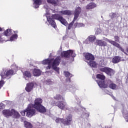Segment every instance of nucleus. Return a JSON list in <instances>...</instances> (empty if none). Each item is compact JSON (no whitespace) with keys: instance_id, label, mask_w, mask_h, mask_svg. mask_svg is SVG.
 Returning a JSON list of instances; mask_svg holds the SVG:
<instances>
[{"instance_id":"nucleus-1","label":"nucleus","mask_w":128,"mask_h":128,"mask_svg":"<svg viewBox=\"0 0 128 128\" xmlns=\"http://www.w3.org/2000/svg\"><path fill=\"white\" fill-rule=\"evenodd\" d=\"M44 8L46 9V16L47 18V22H48L49 24L52 26V28H56V22H54V19L60 20V22L66 26L68 24V22H66V20L64 18H62V16H60V15L56 14L54 15L50 14L48 12L50 10V9L48 8V6L45 5Z\"/></svg>"},{"instance_id":"nucleus-2","label":"nucleus","mask_w":128,"mask_h":128,"mask_svg":"<svg viewBox=\"0 0 128 128\" xmlns=\"http://www.w3.org/2000/svg\"><path fill=\"white\" fill-rule=\"evenodd\" d=\"M60 56H58L55 59H45L42 62V64H48V66L46 68V70H50L52 68L56 72L57 74H60V68H58V66L60 64Z\"/></svg>"},{"instance_id":"nucleus-3","label":"nucleus","mask_w":128,"mask_h":128,"mask_svg":"<svg viewBox=\"0 0 128 128\" xmlns=\"http://www.w3.org/2000/svg\"><path fill=\"white\" fill-rule=\"evenodd\" d=\"M42 100L40 98H37L34 100V104H32V108H33V110H36L38 112L43 114L44 112H46V110L44 106L42 105Z\"/></svg>"},{"instance_id":"nucleus-4","label":"nucleus","mask_w":128,"mask_h":128,"mask_svg":"<svg viewBox=\"0 0 128 128\" xmlns=\"http://www.w3.org/2000/svg\"><path fill=\"white\" fill-rule=\"evenodd\" d=\"M83 56L84 58V62H86L91 68H96V62L94 61V56L90 53H84Z\"/></svg>"},{"instance_id":"nucleus-5","label":"nucleus","mask_w":128,"mask_h":128,"mask_svg":"<svg viewBox=\"0 0 128 128\" xmlns=\"http://www.w3.org/2000/svg\"><path fill=\"white\" fill-rule=\"evenodd\" d=\"M2 114L5 118H10V116H12L14 118H20V114L14 109L4 110L2 111Z\"/></svg>"},{"instance_id":"nucleus-6","label":"nucleus","mask_w":128,"mask_h":128,"mask_svg":"<svg viewBox=\"0 0 128 128\" xmlns=\"http://www.w3.org/2000/svg\"><path fill=\"white\" fill-rule=\"evenodd\" d=\"M26 116H28V118H32V116L36 115V110L32 108V104H29L27 108L21 112L20 114L23 116H26Z\"/></svg>"},{"instance_id":"nucleus-7","label":"nucleus","mask_w":128,"mask_h":128,"mask_svg":"<svg viewBox=\"0 0 128 128\" xmlns=\"http://www.w3.org/2000/svg\"><path fill=\"white\" fill-rule=\"evenodd\" d=\"M12 68L14 70H3L2 72H1L0 76L2 78H8V76H12L14 74V72H16V70H18V66L16 65L12 66Z\"/></svg>"},{"instance_id":"nucleus-8","label":"nucleus","mask_w":128,"mask_h":128,"mask_svg":"<svg viewBox=\"0 0 128 128\" xmlns=\"http://www.w3.org/2000/svg\"><path fill=\"white\" fill-rule=\"evenodd\" d=\"M96 78L100 80V81L96 80L100 88H108V84H106V82L104 81L106 80V76L101 74H98L96 75Z\"/></svg>"},{"instance_id":"nucleus-9","label":"nucleus","mask_w":128,"mask_h":128,"mask_svg":"<svg viewBox=\"0 0 128 128\" xmlns=\"http://www.w3.org/2000/svg\"><path fill=\"white\" fill-rule=\"evenodd\" d=\"M57 106L60 108V110H72V108H70L66 102V100L64 101H58L56 104Z\"/></svg>"},{"instance_id":"nucleus-10","label":"nucleus","mask_w":128,"mask_h":128,"mask_svg":"<svg viewBox=\"0 0 128 128\" xmlns=\"http://www.w3.org/2000/svg\"><path fill=\"white\" fill-rule=\"evenodd\" d=\"M62 56L70 58H75L76 54L72 50H68L67 51H64L61 53Z\"/></svg>"},{"instance_id":"nucleus-11","label":"nucleus","mask_w":128,"mask_h":128,"mask_svg":"<svg viewBox=\"0 0 128 128\" xmlns=\"http://www.w3.org/2000/svg\"><path fill=\"white\" fill-rule=\"evenodd\" d=\"M100 72H106V74H107L108 76H114L115 72L114 70L108 67H104L103 68H100Z\"/></svg>"},{"instance_id":"nucleus-12","label":"nucleus","mask_w":128,"mask_h":128,"mask_svg":"<svg viewBox=\"0 0 128 128\" xmlns=\"http://www.w3.org/2000/svg\"><path fill=\"white\" fill-rule=\"evenodd\" d=\"M106 42H110V44H112V46H116V48H119V50H120L121 52H124V54H126V53L124 52V49L122 48V46H120V45L118 44V42L112 40H108V38H106Z\"/></svg>"},{"instance_id":"nucleus-13","label":"nucleus","mask_w":128,"mask_h":128,"mask_svg":"<svg viewBox=\"0 0 128 128\" xmlns=\"http://www.w3.org/2000/svg\"><path fill=\"white\" fill-rule=\"evenodd\" d=\"M82 114H81L82 118H88L90 116V113L88 112H86V108L82 106H80L78 109H77Z\"/></svg>"},{"instance_id":"nucleus-14","label":"nucleus","mask_w":128,"mask_h":128,"mask_svg":"<svg viewBox=\"0 0 128 128\" xmlns=\"http://www.w3.org/2000/svg\"><path fill=\"white\" fill-rule=\"evenodd\" d=\"M72 120V115L69 114L66 116V120L64 119V126H70V122Z\"/></svg>"},{"instance_id":"nucleus-15","label":"nucleus","mask_w":128,"mask_h":128,"mask_svg":"<svg viewBox=\"0 0 128 128\" xmlns=\"http://www.w3.org/2000/svg\"><path fill=\"white\" fill-rule=\"evenodd\" d=\"M18 30H16L14 32L13 34H12L11 36L10 37V38L9 40H8V42H16V40H18Z\"/></svg>"},{"instance_id":"nucleus-16","label":"nucleus","mask_w":128,"mask_h":128,"mask_svg":"<svg viewBox=\"0 0 128 128\" xmlns=\"http://www.w3.org/2000/svg\"><path fill=\"white\" fill-rule=\"evenodd\" d=\"M82 12V8L80 6H77L76 8V10L74 12V20H78V16H80V14Z\"/></svg>"},{"instance_id":"nucleus-17","label":"nucleus","mask_w":128,"mask_h":128,"mask_svg":"<svg viewBox=\"0 0 128 128\" xmlns=\"http://www.w3.org/2000/svg\"><path fill=\"white\" fill-rule=\"evenodd\" d=\"M105 84H107L108 86H109V88L111 90H118V86L114 83H112L110 80H108L106 84L105 83Z\"/></svg>"},{"instance_id":"nucleus-18","label":"nucleus","mask_w":128,"mask_h":128,"mask_svg":"<svg viewBox=\"0 0 128 128\" xmlns=\"http://www.w3.org/2000/svg\"><path fill=\"white\" fill-rule=\"evenodd\" d=\"M32 2L33 8H40V4H42V0H32Z\"/></svg>"},{"instance_id":"nucleus-19","label":"nucleus","mask_w":128,"mask_h":128,"mask_svg":"<svg viewBox=\"0 0 128 128\" xmlns=\"http://www.w3.org/2000/svg\"><path fill=\"white\" fill-rule=\"evenodd\" d=\"M23 76L26 80H28L32 78V74L28 71H25L23 72Z\"/></svg>"},{"instance_id":"nucleus-20","label":"nucleus","mask_w":128,"mask_h":128,"mask_svg":"<svg viewBox=\"0 0 128 128\" xmlns=\"http://www.w3.org/2000/svg\"><path fill=\"white\" fill-rule=\"evenodd\" d=\"M61 16H70L72 14V12L70 10H61L59 12Z\"/></svg>"},{"instance_id":"nucleus-21","label":"nucleus","mask_w":128,"mask_h":128,"mask_svg":"<svg viewBox=\"0 0 128 128\" xmlns=\"http://www.w3.org/2000/svg\"><path fill=\"white\" fill-rule=\"evenodd\" d=\"M112 62L113 64H118V62H124V59H122V58L118 56H116L112 58Z\"/></svg>"},{"instance_id":"nucleus-22","label":"nucleus","mask_w":128,"mask_h":128,"mask_svg":"<svg viewBox=\"0 0 128 128\" xmlns=\"http://www.w3.org/2000/svg\"><path fill=\"white\" fill-rule=\"evenodd\" d=\"M94 40H96V36L94 35H91L87 38L84 42L85 44H90V42H94Z\"/></svg>"},{"instance_id":"nucleus-23","label":"nucleus","mask_w":128,"mask_h":128,"mask_svg":"<svg viewBox=\"0 0 128 128\" xmlns=\"http://www.w3.org/2000/svg\"><path fill=\"white\" fill-rule=\"evenodd\" d=\"M32 88H34V83H29L26 84V92H30L32 91Z\"/></svg>"},{"instance_id":"nucleus-24","label":"nucleus","mask_w":128,"mask_h":128,"mask_svg":"<svg viewBox=\"0 0 128 128\" xmlns=\"http://www.w3.org/2000/svg\"><path fill=\"white\" fill-rule=\"evenodd\" d=\"M32 74L34 76H40L42 74V71L38 69H34Z\"/></svg>"},{"instance_id":"nucleus-25","label":"nucleus","mask_w":128,"mask_h":128,"mask_svg":"<svg viewBox=\"0 0 128 128\" xmlns=\"http://www.w3.org/2000/svg\"><path fill=\"white\" fill-rule=\"evenodd\" d=\"M14 30H13L12 29H7L4 32V34L6 36H12V34H14Z\"/></svg>"},{"instance_id":"nucleus-26","label":"nucleus","mask_w":128,"mask_h":128,"mask_svg":"<svg viewBox=\"0 0 128 128\" xmlns=\"http://www.w3.org/2000/svg\"><path fill=\"white\" fill-rule=\"evenodd\" d=\"M96 8V4L94 2L90 3L86 6V10H92V8Z\"/></svg>"},{"instance_id":"nucleus-27","label":"nucleus","mask_w":128,"mask_h":128,"mask_svg":"<svg viewBox=\"0 0 128 128\" xmlns=\"http://www.w3.org/2000/svg\"><path fill=\"white\" fill-rule=\"evenodd\" d=\"M96 44L100 46H106V42L102 41V40H96Z\"/></svg>"},{"instance_id":"nucleus-28","label":"nucleus","mask_w":128,"mask_h":128,"mask_svg":"<svg viewBox=\"0 0 128 128\" xmlns=\"http://www.w3.org/2000/svg\"><path fill=\"white\" fill-rule=\"evenodd\" d=\"M54 98H55V100H62L63 102H64L65 99H64V96H60V94H56Z\"/></svg>"},{"instance_id":"nucleus-29","label":"nucleus","mask_w":128,"mask_h":128,"mask_svg":"<svg viewBox=\"0 0 128 128\" xmlns=\"http://www.w3.org/2000/svg\"><path fill=\"white\" fill-rule=\"evenodd\" d=\"M24 126L26 128H32V124L28 121L24 122Z\"/></svg>"},{"instance_id":"nucleus-30","label":"nucleus","mask_w":128,"mask_h":128,"mask_svg":"<svg viewBox=\"0 0 128 128\" xmlns=\"http://www.w3.org/2000/svg\"><path fill=\"white\" fill-rule=\"evenodd\" d=\"M64 118H56V122L57 124H64Z\"/></svg>"},{"instance_id":"nucleus-31","label":"nucleus","mask_w":128,"mask_h":128,"mask_svg":"<svg viewBox=\"0 0 128 128\" xmlns=\"http://www.w3.org/2000/svg\"><path fill=\"white\" fill-rule=\"evenodd\" d=\"M64 74L66 78H72V74L66 71L64 72Z\"/></svg>"},{"instance_id":"nucleus-32","label":"nucleus","mask_w":128,"mask_h":128,"mask_svg":"<svg viewBox=\"0 0 128 128\" xmlns=\"http://www.w3.org/2000/svg\"><path fill=\"white\" fill-rule=\"evenodd\" d=\"M74 22H76V20L74 19L72 22L68 24V30H70V28H72V26L74 24Z\"/></svg>"},{"instance_id":"nucleus-33","label":"nucleus","mask_w":128,"mask_h":128,"mask_svg":"<svg viewBox=\"0 0 128 128\" xmlns=\"http://www.w3.org/2000/svg\"><path fill=\"white\" fill-rule=\"evenodd\" d=\"M47 2H48V4H54V6L56 4V2L54 0H47Z\"/></svg>"},{"instance_id":"nucleus-34","label":"nucleus","mask_w":128,"mask_h":128,"mask_svg":"<svg viewBox=\"0 0 128 128\" xmlns=\"http://www.w3.org/2000/svg\"><path fill=\"white\" fill-rule=\"evenodd\" d=\"M46 84H54V82H52V80L48 79L46 81Z\"/></svg>"},{"instance_id":"nucleus-35","label":"nucleus","mask_w":128,"mask_h":128,"mask_svg":"<svg viewBox=\"0 0 128 128\" xmlns=\"http://www.w3.org/2000/svg\"><path fill=\"white\" fill-rule=\"evenodd\" d=\"M101 66H106V62H104V60H102L100 61Z\"/></svg>"},{"instance_id":"nucleus-36","label":"nucleus","mask_w":128,"mask_h":128,"mask_svg":"<svg viewBox=\"0 0 128 128\" xmlns=\"http://www.w3.org/2000/svg\"><path fill=\"white\" fill-rule=\"evenodd\" d=\"M77 26H78V28H83L84 26V24L82 23H77Z\"/></svg>"},{"instance_id":"nucleus-37","label":"nucleus","mask_w":128,"mask_h":128,"mask_svg":"<svg viewBox=\"0 0 128 128\" xmlns=\"http://www.w3.org/2000/svg\"><path fill=\"white\" fill-rule=\"evenodd\" d=\"M110 18H116V14L115 13H111L110 14Z\"/></svg>"},{"instance_id":"nucleus-38","label":"nucleus","mask_w":128,"mask_h":128,"mask_svg":"<svg viewBox=\"0 0 128 128\" xmlns=\"http://www.w3.org/2000/svg\"><path fill=\"white\" fill-rule=\"evenodd\" d=\"M69 90L72 92H76V88H74L73 87H70Z\"/></svg>"},{"instance_id":"nucleus-39","label":"nucleus","mask_w":128,"mask_h":128,"mask_svg":"<svg viewBox=\"0 0 128 128\" xmlns=\"http://www.w3.org/2000/svg\"><path fill=\"white\" fill-rule=\"evenodd\" d=\"M2 108H4V104L2 103L0 104V110H2Z\"/></svg>"},{"instance_id":"nucleus-40","label":"nucleus","mask_w":128,"mask_h":128,"mask_svg":"<svg viewBox=\"0 0 128 128\" xmlns=\"http://www.w3.org/2000/svg\"><path fill=\"white\" fill-rule=\"evenodd\" d=\"M114 38L115 40V42H120V37L118 36H115L114 37Z\"/></svg>"},{"instance_id":"nucleus-41","label":"nucleus","mask_w":128,"mask_h":128,"mask_svg":"<svg viewBox=\"0 0 128 128\" xmlns=\"http://www.w3.org/2000/svg\"><path fill=\"white\" fill-rule=\"evenodd\" d=\"M4 84V82L2 80L0 81V89L2 88Z\"/></svg>"},{"instance_id":"nucleus-42","label":"nucleus","mask_w":128,"mask_h":128,"mask_svg":"<svg viewBox=\"0 0 128 128\" xmlns=\"http://www.w3.org/2000/svg\"><path fill=\"white\" fill-rule=\"evenodd\" d=\"M5 40H6L4 38H2V36H0V43L2 42H4Z\"/></svg>"},{"instance_id":"nucleus-43","label":"nucleus","mask_w":128,"mask_h":128,"mask_svg":"<svg viewBox=\"0 0 128 128\" xmlns=\"http://www.w3.org/2000/svg\"><path fill=\"white\" fill-rule=\"evenodd\" d=\"M100 29L98 28V29L97 30L96 34H100Z\"/></svg>"},{"instance_id":"nucleus-44","label":"nucleus","mask_w":128,"mask_h":128,"mask_svg":"<svg viewBox=\"0 0 128 128\" xmlns=\"http://www.w3.org/2000/svg\"><path fill=\"white\" fill-rule=\"evenodd\" d=\"M100 2H106L107 0H98Z\"/></svg>"},{"instance_id":"nucleus-45","label":"nucleus","mask_w":128,"mask_h":128,"mask_svg":"<svg viewBox=\"0 0 128 128\" xmlns=\"http://www.w3.org/2000/svg\"><path fill=\"white\" fill-rule=\"evenodd\" d=\"M126 52H128V48H126Z\"/></svg>"},{"instance_id":"nucleus-46","label":"nucleus","mask_w":128,"mask_h":128,"mask_svg":"<svg viewBox=\"0 0 128 128\" xmlns=\"http://www.w3.org/2000/svg\"><path fill=\"white\" fill-rule=\"evenodd\" d=\"M2 29L1 28H0V32H2Z\"/></svg>"},{"instance_id":"nucleus-47","label":"nucleus","mask_w":128,"mask_h":128,"mask_svg":"<svg viewBox=\"0 0 128 128\" xmlns=\"http://www.w3.org/2000/svg\"><path fill=\"white\" fill-rule=\"evenodd\" d=\"M21 120H24V118H22Z\"/></svg>"},{"instance_id":"nucleus-48","label":"nucleus","mask_w":128,"mask_h":128,"mask_svg":"<svg viewBox=\"0 0 128 128\" xmlns=\"http://www.w3.org/2000/svg\"><path fill=\"white\" fill-rule=\"evenodd\" d=\"M112 98L114 99V97L113 96H112Z\"/></svg>"},{"instance_id":"nucleus-49","label":"nucleus","mask_w":128,"mask_h":128,"mask_svg":"<svg viewBox=\"0 0 128 128\" xmlns=\"http://www.w3.org/2000/svg\"><path fill=\"white\" fill-rule=\"evenodd\" d=\"M63 40H66V37H63Z\"/></svg>"},{"instance_id":"nucleus-50","label":"nucleus","mask_w":128,"mask_h":128,"mask_svg":"<svg viewBox=\"0 0 128 128\" xmlns=\"http://www.w3.org/2000/svg\"><path fill=\"white\" fill-rule=\"evenodd\" d=\"M52 12H54V10H53Z\"/></svg>"},{"instance_id":"nucleus-51","label":"nucleus","mask_w":128,"mask_h":128,"mask_svg":"<svg viewBox=\"0 0 128 128\" xmlns=\"http://www.w3.org/2000/svg\"><path fill=\"white\" fill-rule=\"evenodd\" d=\"M52 106H54V104H52Z\"/></svg>"},{"instance_id":"nucleus-52","label":"nucleus","mask_w":128,"mask_h":128,"mask_svg":"<svg viewBox=\"0 0 128 128\" xmlns=\"http://www.w3.org/2000/svg\"><path fill=\"white\" fill-rule=\"evenodd\" d=\"M91 0L94 1V0Z\"/></svg>"}]
</instances>
